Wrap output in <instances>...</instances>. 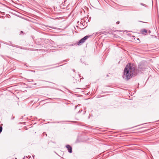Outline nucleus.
<instances>
[{
	"instance_id": "20e7f679",
	"label": "nucleus",
	"mask_w": 159,
	"mask_h": 159,
	"mask_svg": "<svg viewBox=\"0 0 159 159\" xmlns=\"http://www.w3.org/2000/svg\"><path fill=\"white\" fill-rule=\"evenodd\" d=\"M140 32L142 34H146L147 32V31L145 29H144L141 30Z\"/></svg>"
},
{
	"instance_id": "f257e3e1",
	"label": "nucleus",
	"mask_w": 159,
	"mask_h": 159,
	"mask_svg": "<svg viewBox=\"0 0 159 159\" xmlns=\"http://www.w3.org/2000/svg\"><path fill=\"white\" fill-rule=\"evenodd\" d=\"M135 69L132 64L129 63L125 66L124 71L123 77L128 80L134 75Z\"/></svg>"
},
{
	"instance_id": "1a4fd4ad",
	"label": "nucleus",
	"mask_w": 159,
	"mask_h": 159,
	"mask_svg": "<svg viewBox=\"0 0 159 159\" xmlns=\"http://www.w3.org/2000/svg\"><path fill=\"white\" fill-rule=\"evenodd\" d=\"M73 71L74 72H75V70L73 69Z\"/></svg>"
},
{
	"instance_id": "39448f33",
	"label": "nucleus",
	"mask_w": 159,
	"mask_h": 159,
	"mask_svg": "<svg viewBox=\"0 0 159 159\" xmlns=\"http://www.w3.org/2000/svg\"><path fill=\"white\" fill-rule=\"evenodd\" d=\"M142 65H140L138 67V70L139 71H142L143 70V69L142 67Z\"/></svg>"
},
{
	"instance_id": "7ed1b4c3",
	"label": "nucleus",
	"mask_w": 159,
	"mask_h": 159,
	"mask_svg": "<svg viewBox=\"0 0 159 159\" xmlns=\"http://www.w3.org/2000/svg\"><path fill=\"white\" fill-rule=\"evenodd\" d=\"M66 148L67 149V150L69 153H71L72 152V147L69 145H67L66 146Z\"/></svg>"
},
{
	"instance_id": "423d86ee",
	"label": "nucleus",
	"mask_w": 159,
	"mask_h": 159,
	"mask_svg": "<svg viewBox=\"0 0 159 159\" xmlns=\"http://www.w3.org/2000/svg\"><path fill=\"white\" fill-rule=\"evenodd\" d=\"M2 127L0 126V133H1L2 131Z\"/></svg>"
},
{
	"instance_id": "9d476101",
	"label": "nucleus",
	"mask_w": 159,
	"mask_h": 159,
	"mask_svg": "<svg viewBox=\"0 0 159 159\" xmlns=\"http://www.w3.org/2000/svg\"><path fill=\"white\" fill-rule=\"evenodd\" d=\"M75 108H76L77 107H75Z\"/></svg>"
},
{
	"instance_id": "0eeeda50",
	"label": "nucleus",
	"mask_w": 159,
	"mask_h": 159,
	"mask_svg": "<svg viewBox=\"0 0 159 159\" xmlns=\"http://www.w3.org/2000/svg\"><path fill=\"white\" fill-rule=\"evenodd\" d=\"M140 4L141 5H142V6H146V5L144 4H143V3H141Z\"/></svg>"
},
{
	"instance_id": "f03ea898",
	"label": "nucleus",
	"mask_w": 159,
	"mask_h": 159,
	"mask_svg": "<svg viewBox=\"0 0 159 159\" xmlns=\"http://www.w3.org/2000/svg\"><path fill=\"white\" fill-rule=\"evenodd\" d=\"M89 37V36H86L84 37L82 39H80V41L77 43V44L78 45H80L81 44L83 43H84L85 40Z\"/></svg>"
},
{
	"instance_id": "9b49d317",
	"label": "nucleus",
	"mask_w": 159,
	"mask_h": 159,
	"mask_svg": "<svg viewBox=\"0 0 159 159\" xmlns=\"http://www.w3.org/2000/svg\"><path fill=\"white\" fill-rule=\"evenodd\" d=\"M137 39H138V40H139V38H138Z\"/></svg>"
},
{
	"instance_id": "6e6552de",
	"label": "nucleus",
	"mask_w": 159,
	"mask_h": 159,
	"mask_svg": "<svg viewBox=\"0 0 159 159\" xmlns=\"http://www.w3.org/2000/svg\"><path fill=\"white\" fill-rule=\"evenodd\" d=\"M119 23H120V22H119V21H117V22H116V24H119Z\"/></svg>"
}]
</instances>
